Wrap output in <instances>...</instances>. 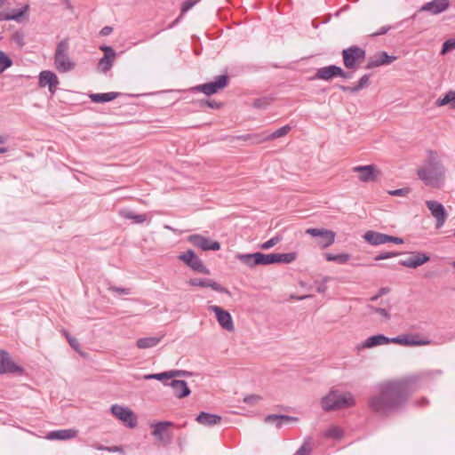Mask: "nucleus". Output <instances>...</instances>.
I'll list each match as a JSON object with an SVG mask.
<instances>
[{"mask_svg": "<svg viewBox=\"0 0 455 455\" xmlns=\"http://www.w3.org/2000/svg\"><path fill=\"white\" fill-rule=\"evenodd\" d=\"M13 64L10 56L3 51H0V74L11 68Z\"/></svg>", "mask_w": 455, "mask_h": 455, "instance_id": "obj_39", "label": "nucleus"}, {"mask_svg": "<svg viewBox=\"0 0 455 455\" xmlns=\"http://www.w3.org/2000/svg\"><path fill=\"white\" fill-rule=\"evenodd\" d=\"M337 76L344 79H350L352 77V73L344 71L339 66L330 65L317 68L314 79L329 81Z\"/></svg>", "mask_w": 455, "mask_h": 455, "instance_id": "obj_9", "label": "nucleus"}, {"mask_svg": "<svg viewBox=\"0 0 455 455\" xmlns=\"http://www.w3.org/2000/svg\"><path fill=\"white\" fill-rule=\"evenodd\" d=\"M450 6L449 0H432L424 4L408 20H416L419 12H425L431 15H438L446 11Z\"/></svg>", "mask_w": 455, "mask_h": 455, "instance_id": "obj_10", "label": "nucleus"}, {"mask_svg": "<svg viewBox=\"0 0 455 455\" xmlns=\"http://www.w3.org/2000/svg\"><path fill=\"white\" fill-rule=\"evenodd\" d=\"M408 193H409V188H398V189H395V190L389 191L390 195L396 196H405Z\"/></svg>", "mask_w": 455, "mask_h": 455, "instance_id": "obj_59", "label": "nucleus"}, {"mask_svg": "<svg viewBox=\"0 0 455 455\" xmlns=\"http://www.w3.org/2000/svg\"><path fill=\"white\" fill-rule=\"evenodd\" d=\"M387 243H396V244H403V240L402 238H400V237L387 235Z\"/></svg>", "mask_w": 455, "mask_h": 455, "instance_id": "obj_63", "label": "nucleus"}, {"mask_svg": "<svg viewBox=\"0 0 455 455\" xmlns=\"http://www.w3.org/2000/svg\"><path fill=\"white\" fill-rule=\"evenodd\" d=\"M235 258L249 267H254L258 265L275 264V253L265 254L262 252L254 253H238Z\"/></svg>", "mask_w": 455, "mask_h": 455, "instance_id": "obj_5", "label": "nucleus"}, {"mask_svg": "<svg viewBox=\"0 0 455 455\" xmlns=\"http://www.w3.org/2000/svg\"><path fill=\"white\" fill-rule=\"evenodd\" d=\"M161 339L162 338L157 337L140 338L137 340V347L141 349L154 347L161 341Z\"/></svg>", "mask_w": 455, "mask_h": 455, "instance_id": "obj_32", "label": "nucleus"}, {"mask_svg": "<svg viewBox=\"0 0 455 455\" xmlns=\"http://www.w3.org/2000/svg\"><path fill=\"white\" fill-rule=\"evenodd\" d=\"M343 435V432L342 430L338 427H330L326 432H325V436L327 437H331V438H334V439H339L341 438Z\"/></svg>", "mask_w": 455, "mask_h": 455, "instance_id": "obj_42", "label": "nucleus"}, {"mask_svg": "<svg viewBox=\"0 0 455 455\" xmlns=\"http://www.w3.org/2000/svg\"><path fill=\"white\" fill-rule=\"evenodd\" d=\"M69 42L68 38L58 43L54 53V66L60 73H67L73 70L76 63L70 59Z\"/></svg>", "mask_w": 455, "mask_h": 455, "instance_id": "obj_4", "label": "nucleus"}, {"mask_svg": "<svg viewBox=\"0 0 455 455\" xmlns=\"http://www.w3.org/2000/svg\"><path fill=\"white\" fill-rule=\"evenodd\" d=\"M400 254H401L400 252H395V251L382 252L375 257V260L387 259H390L393 257H396Z\"/></svg>", "mask_w": 455, "mask_h": 455, "instance_id": "obj_51", "label": "nucleus"}, {"mask_svg": "<svg viewBox=\"0 0 455 455\" xmlns=\"http://www.w3.org/2000/svg\"><path fill=\"white\" fill-rule=\"evenodd\" d=\"M441 374H443L441 370H428L408 379L380 382L375 387L376 392L369 397L368 407L372 412L381 417L393 414L405 406L409 396L416 389L412 387L413 384Z\"/></svg>", "mask_w": 455, "mask_h": 455, "instance_id": "obj_1", "label": "nucleus"}, {"mask_svg": "<svg viewBox=\"0 0 455 455\" xmlns=\"http://www.w3.org/2000/svg\"><path fill=\"white\" fill-rule=\"evenodd\" d=\"M367 308L371 312L379 314L383 318L388 320L390 318V315L386 308L378 307L372 305H368Z\"/></svg>", "mask_w": 455, "mask_h": 455, "instance_id": "obj_45", "label": "nucleus"}, {"mask_svg": "<svg viewBox=\"0 0 455 455\" xmlns=\"http://www.w3.org/2000/svg\"><path fill=\"white\" fill-rule=\"evenodd\" d=\"M170 375H172V379H174L173 378L175 377L191 376L192 373L182 370H172L170 371Z\"/></svg>", "mask_w": 455, "mask_h": 455, "instance_id": "obj_53", "label": "nucleus"}, {"mask_svg": "<svg viewBox=\"0 0 455 455\" xmlns=\"http://www.w3.org/2000/svg\"><path fill=\"white\" fill-rule=\"evenodd\" d=\"M120 95V92H110L103 93H92L89 95V98L94 103H106L116 99Z\"/></svg>", "mask_w": 455, "mask_h": 455, "instance_id": "obj_31", "label": "nucleus"}, {"mask_svg": "<svg viewBox=\"0 0 455 455\" xmlns=\"http://www.w3.org/2000/svg\"><path fill=\"white\" fill-rule=\"evenodd\" d=\"M178 259L194 272L204 275H210L211 273L210 269L203 263L202 259L191 249L180 254Z\"/></svg>", "mask_w": 455, "mask_h": 455, "instance_id": "obj_7", "label": "nucleus"}, {"mask_svg": "<svg viewBox=\"0 0 455 455\" xmlns=\"http://www.w3.org/2000/svg\"><path fill=\"white\" fill-rule=\"evenodd\" d=\"M291 130V126L289 124L283 125L272 133H269L267 135L266 139H269V140H273L277 138H281L283 136H285Z\"/></svg>", "mask_w": 455, "mask_h": 455, "instance_id": "obj_37", "label": "nucleus"}, {"mask_svg": "<svg viewBox=\"0 0 455 455\" xmlns=\"http://www.w3.org/2000/svg\"><path fill=\"white\" fill-rule=\"evenodd\" d=\"M426 205L430 211L432 216L436 220V228H442L445 223L448 216L447 211L445 210L444 206L441 203L434 200L427 201Z\"/></svg>", "mask_w": 455, "mask_h": 455, "instance_id": "obj_14", "label": "nucleus"}, {"mask_svg": "<svg viewBox=\"0 0 455 455\" xmlns=\"http://www.w3.org/2000/svg\"><path fill=\"white\" fill-rule=\"evenodd\" d=\"M164 386L171 387L173 392V395L178 398H184L190 395L191 391L188 386L187 381L172 379L169 382H164Z\"/></svg>", "mask_w": 455, "mask_h": 455, "instance_id": "obj_21", "label": "nucleus"}, {"mask_svg": "<svg viewBox=\"0 0 455 455\" xmlns=\"http://www.w3.org/2000/svg\"><path fill=\"white\" fill-rule=\"evenodd\" d=\"M115 57H108V55H104L98 63V69L103 73L108 72L111 69L113 66Z\"/></svg>", "mask_w": 455, "mask_h": 455, "instance_id": "obj_35", "label": "nucleus"}, {"mask_svg": "<svg viewBox=\"0 0 455 455\" xmlns=\"http://www.w3.org/2000/svg\"><path fill=\"white\" fill-rule=\"evenodd\" d=\"M111 412L127 427L133 428L137 426V418L128 408L115 404L111 407Z\"/></svg>", "mask_w": 455, "mask_h": 455, "instance_id": "obj_15", "label": "nucleus"}, {"mask_svg": "<svg viewBox=\"0 0 455 455\" xmlns=\"http://www.w3.org/2000/svg\"><path fill=\"white\" fill-rule=\"evenodd\" d=\"M121 215L126 220H132L136 224L143 223L147 220L146 214H137L131 211L123 212Z\"/></svg>", "mask_w": 455, "mask_h": 455, "instance_id": "obj_36", "label": "nucleus"}, {"mask_svg": "<svg viewBox=\"0 0 455 455\" xmlns=\"http://www.w3.org/2000/svg\"><path fill=\"white\" fill-rule=\"evenodd\" d=\"M64 335L66 336L70 347L74 348L76 351H78L80 348V343L78 342V340L76 338L69 335L67 331L64 332Z\"/></svg>", "mask_w": 455, "mask_h": 455, "instance_id": "obj_49", "label": "nucleus"}, {"mask_svg": "<svg viewBox=\"0 0 455 455\" xmlns=\"http://www.w3.org/2000/svg\"><path fill=\"white\" fill-rule=\"evenodd\" d=\"M199 107L200 108H213V109H219L220 108V107L222 106L221 103L220 102H217L215 100H207V99H204V100H201L199 102Z\"/></svg>", "mask_w": 455, "mask_h": 455, "instance_id": "obj_41", "label": "nucleus"}, {"mask_svg": "<svg viewBox=\"0 0 455 455\" xmlns=\"http://www.w3.org/2000/svg\"><path fill=\"white\" fill-rule=\"evenodd\" d=\"M419 178L426 186L440 188L443 184L445 169L441 161L436 157L435 152L427 151V160L425 167L417 171Z\"/></svg>", "mask_w": 455, "mask_h": 455, "instance_id": "obj_2", "label": "nucleus"}, {"mask_svg": "<svg viewBox=\"0 0 455 455\" xmlns=\"http://www.w3.org/2000/svg\"><path fill=\"white\" fill-rule=\"evenodd\" d=\"M363 239L369 244L377 246L387 243V235L370 230L363 235Z\"/></svg>", "mask_w": 455, "mask_h": 455, "instance_id": "obj_28", "label": "nucleus"}, {"mask_svg": "<svg viewBox=\"0 0 455 455\" xmlns=\"http://www.w3.org/2000/svg\"><path fill=\"white\" fill-rule=\"evenodd\" d=\"M77 431L75 429H60L51 431L47 438L50 440H68L76 436Z\"/></svg>", "mask_w": 455, "mask_h": 455, "instance_id": "obj_30", "label": "nucleus"}, {"mask_svg": "<svg viewBox=\"0 0 455 455\" xmlns=\"http://www.w3.org/2000/svg\"><path fill=\"white\" fill-rule=\"evenodd\" d=\"M395 60H396L395 56L388 55L386 52H379L376 53L373 57L369 59L365 66V68L371 69L382 65H388L392 63Z\"/></svg>", "mask_w": 455, "mask_h": 455, "instance_id": "obj_22", "label": "nucleus"}, {"mask_svg": "<svg viewBox=\"0 0 455 455\" xmlns=\"http://www.w3.org/2000/svg\"><path fill=\"white\" fill-rule=\"evenodd\" d=\"M196 420L203 426L212 427L220 423L221 417L218 414L202 411L196 416Z\"/></svg>", "mask_w": 455, "mask_h": 455, "instance_id": "obj_27", "label": "nucleus"}, {"mask_svg": "<svg viewBox=\"0 0 455 455\" xmlns=\"http://www.w3.org/2000/svg\"><path fill=\"white\" fill-rule=\"evenodd\" d=\"M447 104H450V94H449V92L447 93H445L443 98H439L435 101V105L438 106V107L445 106Z\"/></svg>", "mask_w": 455, "mask_h": 455, "instance_id": "obj_56", "label": "nucleus"}, {"mask_svg": "<svg viewBox=\"0 0 455 455\" xmlns=\"http://www.w3.org/2000/svg\"><path fill=\"white\" fill-rule=\"evenodd\" d=\"M455 49V38L446 40L442 46L441 54H445Z\"/></svg>", "mask_w": 455, "mask_h": 455, "instance_id": "obj_44", "label": "nucleus"}, {"mask_svg": "<svg viewBox=\"0 0 455 455\" xmlns=\"http://www.w3.org/2000/svg\"><path fill=\"white\" fill-rule=\"evenodd\" d=\"M12 39L13 40V42L19 46V47H23L24 44H25V42H24V34L23 32L21 31H16L12 36Z\"/></svg>", "mask_w": 455, "mask_h": 455, "instance_id": "obj_46", "label": "nucleus"}, {"mask_svg": "<svg viewBox=\"0 0 455 455\" xmlns=\"http://www.w3.org/2000/svg\"><path fill=\"white\" fill-rule=\"evenodd\" d=\"M330 277L324 276L321 282L315 281L316 291L318 293H324L327 291V285Z\"/></svg>", "mask_w": 455, "mask_h": 455, "instance_id": "obj_48", "label": "nucleus"}, {"mask_svg": "<svg viewBox=\"0 0 455 455\" xmlns=\"http://www.w3.org/2000/svg\"><path fill=\"white\" fill-rule=\"evenodd\" d=\"M267 135V134H266L265 132L259 133V134L255 133V134H252V138H251V140H252L253 144H260V143L269 140V139H266Z\"/></svg>", "mask_w": 455, "mask_h": 455, "instance_id": "obj_50", "label": "nucleus"}, {"mask_svg": "<svg viewBox=\"0 0 455 455\" xmlns=\"http://www.w3.org/2000/svg\"><path fill=\"white\" fill-rule=\"evenodd\" d=\"M29 5L25 4L21 9L14 10L12 13H11V20H15L17 22H20L22 20V17L28 11Z\"/></svg>", "mask_w": 455, "mask_h": 455, "instance_id": "obj_40", "label": "nucleus"}, {"mask_svg": "<svg viewBox=\"0 0 455 455\" xmlns=\"http://www.w3.org/2000/svg\"><path fill=\"white\" fill-rule=\"evenodd\" d=\"M281 240H282V237H280L279 235H275V236L270 238L269 240H267V242L263 243L262 244H260L259 248L262 250H268V249L274 247Z\"/></svg>", "mask_w": 455, "mask_h": 455, "instance_id": "obj_43", "label": "nucleus"}, {"mask_svg": "<svg viewBox=\"0 0 455 455\" xmlns=\"http://www.w3.org/2000/svg\"><path fill=\"white\" fill-rule=\"evenodd\" d=\"M60 84V80L57 75L52 70H43L38 76V86L40 88L48 87L52 95H53Z\"/></svg>", "mask_w": 455, "mask_h": 455, "instance_id": "obj_13", "label": "nucleus"}, {"mask_svg": "<svg viewBox=\"0 0 455 455\" xmlns=\"http://www.w3.org/2000/svg\"><path fill=\"white\" fill-rule=\"evenodd\" d=\"M144 379H156V380L162 381L164 384V382H169L171 380L172 375H170V371H164V372H160V373L148 374V375L144 376Z\"/></svg>", "mask_w": 455, "mask_h": 455, "instance_id": "obj_38", "label": "nucleus"}, {"mask_svg": "<svg viewBox=\"0 0 455 455\" xmlns=\"http://www.w3.org/2000/svg\"><path fill=\"white\" fill-rule=\"evenodd\" d=\"M110 291H114V292H117V293H120V294H130L131 293V291L130 289L128 288H121V287H116V286H110L108 288Z\"/></svg>", "mask_w": 455, "mask_h": 455, "instance_id": "obj_60", "label": "nucleus"}, {"mask_svg": "<svg viewBox=\"0 0 455 455\" xmlns=\"http://www.w3.org/2000/svg\"><path fill=\"white\" fill-rule=\"evenodd\" d=\"M369 84H370V75L365 74L359 79L357 84L354 86H347V85L339 84V85H338V87L344 92L355 93V92L363 90V88L367 87L369 85Z\"/></svg>", "mask_w": 455, "mask_h": 455, "instance_id": "obj_29", "label": "nucleus"}, {"mask_svg": "<svg viewBox=\"0 0 455 455\" xmlns=\"http://www.w3.org/2000/svg\"><path fill=\"white\" fill-rule=\"evenodd\" d=\"M324 257L328 261H334L339 264H345L350 259L351 255L348 253L332 254L330 252H326L324 254Z\"/></svg>", "mask_w": 455, "mask_h": 455, "instance_id": "obj_34", "label": "nucleus"}, {"mask_svg": "<svg viewBox=\"0 0 455 455\" xmlns=\"http://www.w3.org/2000/svg\"><path fill=\"white\" fill-rule=\"evenodd\" d=\"M260 396L259 395H246L244 398H243V402L249 405H254L256 404L259 400H260Z\"/></svg>", "mask_w": 455, "mask_h": 455, "instance_id": "obj_52", "label": "nucleus"}, {"mask_svg": "<svg viewBox=\"0 0 455 455\" xmlns=\"http://www.w3.org/2000/svg\"><path fill=\"white\" fill-rule=\"evenodd\" d=\"M353 172L359 173L358 178L363 182L374 181L378 176L376 168L372 164L355 166Z\"/></svg>", "mask_w": 455, "mask_h": 455, "instance_id": "obj_24", "label": "nucleus"}, {"mask_svg": "<svg viewBox=\"0 0 455 455\" xmlns=\"http://www.w3.org/2000/svg\"><path fill=\"white\" fill-rule=\"evenodd\" d=\"M188 283L192 286H199L204 288L209 287L212 288L213 291L220 293H229L227 288L223 287L217 282L209 278H191L189 279Z\"/></svg>", "mask_w": 455, "mask_h": 455, "instance_id": "obj_20", "label": "nucleus"}, {"mask_svg": "<svg viewBox=\"0 0 455 455\" xmlns=\"http://www.w3.org/2000/svg\"><path fill=\"white\" fill-rule=\"evenodd\" d=\"M450 104L452 109H455V91H449Z\"/></svg>", "mask_w": 455, "mask_h": 455, "instance_id": "obj_64", "label": "nucleus"}, {"mask_svg": "<svg viewBox=\"0 0 455 455\" xmlns=\"http://www.w3.org/2000/svg\"><path fill=\"white\" fill-rule=\"evenodd\" d=\"M266 423H275L277 428H281L284 424L298 421V418L284 414H269L265 417Z\"/></svg>", "mask_w": 455, "mask_h": 455, "instance_id": "obj_26", "label": "nucleus"}, {"mask_svg": "<svg viewBox=\"0 0 455 455\" xmlns=\"http://www.w3.org/2000/svg\"><path fill=\"white\" fill-rule=\"evenodd\" d=\"M389 343H392L391 338L383 334H377L367 338L360 346H358V348H369Z\"/></svg>", "mask_w": 455, "mask_h": 455, "instance_id": "obj_25", "label": "nucleus"}, {"mask_svg": "<svg viewBox=\"0 0 455 455\" xmlns=\"http://www.w3.org/2000/svg\"><path fill=\"white\" fill-rule=\"evenodd\" d=\"M268 102L266 99H257L253 101V107L256 108H266Z\"/></svg>", "mask_w": 455, "mask_h": 455, "instance_id": "obj_55", "label": "nucleus"}, {"mask_svg": "<svg viewBox=\"0 0 455 455\" xmlns=\"http://www.w3.org/2000/svg\"><path fill=\"white\" fill-rule=\"evenodd\" d=\"M355 404L354 395L350 392L331 390L321 400L323 411H331L353 407Z\"/></svg>", "mask_w": 455, "mask_h": 455, "instance_id": "obj_3", "label": "nucleus"}, {"mask_svg": "<svg viewBox=\"0 0 455 455\" xmlns=\"http://www.w3.org/2000/svg\"><path fill=\"white\" fill-rule=\"evenodd\" d=\"M447 104H450V94H449V92L447 93H445L443 98H439L435 101V105L438 106V107L445 106Z\"/></svg>", "mask_w": 455, "mask_h": 455, "instance_id": "obj_57", "label": "nucleus"}, {"mask_svg": "<svg viewBox=\"0 0 455 455\" xmlns=\"http://www.w3.org/2000/svg\"><path fill=\"white\" fill-rule=\"evenodd\" d=\"M390 26H383L378 31L371 34V36H379L387 34L390 30Z\"/></svg>", "mask_w": 455, "mask_h": 455, "instance_id": "obj_62", "label": "nucleus"}, {"mask_svg": "<svg viewBox=\"0 0 455 455\" xmlns=\"http://www.w3.org/2000/svg\"><path fill=\"white\" fill-rule=\"evenodd\" d=\"M306 234L316 237L318 245L323 249L331 246L336 236L333 231L325 228H307Z\"/></svg>", "mask_w": 455, "mask_h": 455, "instance_id": "obj_12", "label": "nucleus"}, {"mask_svg": "<svg viewBox=\"0 0 455 455\" xmlns=\"http://www.w3.org/2000/svg\"><path fill=\"white\" fill-rule=\"evenodd\" d=\"M387 292H389V288L382 287L379 290L378 293L376 295L372 296L370 299H371V301H376L379 298L387 294Z\"/></svg>", "mask_w": 455, "mask_h": 455, "instance_id": "obj_58", "label": "nucleus"}, {"mask_svg": "<svg viewBox=\"0 0 455 455\" xmlns=\"http://www.w3.org/2000/svg\"><path fill=\"white\" fill-rule=\"evenodd\" d=\"M365 56V50L357 45H352L342 51L343 64L348 69L355 68L364 60Z\"/></svg>", "mask_w": 455, "mask_h": 455, "instance_id": "obj_6", "label": "nucleus"}, {"mask_svg": "<svg viewBox=\"0 0 455 455\" xmlns=\"http://www.w3.org/2000/svg\"><path fill=\"white\" fill-rule=\"evenodd\" d=\"M430 260V257L421 251H414L411 253L408 259H401L399 265L406 267L416 268Z\"/></svg>", "mask_w": 455, "mask_h": 455, "instance_id": "obj_19", "label": "nucleus"}, {"mask_svg": "<svg viewBox=\"0 0 455 455\" xmlns=\"http://www.w3.org/2000/svg\"><path fill=\"white\" fill-rule=\"evenodd\" d=\"M392 343L403 346H424L430 344L428 339H420L418 335H398L391 338Z\"/></svg>", "mask_w": 455, "mask_h": 455, "instance_id": "obj_23", "label": "nucleus"}, {"mask_svg": "<svg viewBox=\"0 0 455 455\" xmlns=\"http://www.w3.org/2000/svg\"><path fill=\"white\" fill-rule=\"evenodd\" d=\"M297 258L296 252H288V253H275V260L274 263H285L289 264L293 262Z\"/></svg>", "mask_w": 455, "mask_h": 455, "instance_id": "obj_33", "label": "nucleus"}, {"mask_svg": "<svg viewBox=\"0 0 455 455\" xmlns=\"http://www.w3.org/2000/svg\"><path fill=\"white\" fill-rule=\"evenodd\" d=\"M228 84V75H220L218 76L214 81L199 84L191 89L193 92H200L205 94L206 96H211L215 94L220 90L227 87Z\"/></svg>", "mask_w": 455, "mask_h": 455, "instance_id": "obj_8", "label": "nucleus"}, {"mask_svg": "<svg viewBox=\"0 0 455 455\" xmlns=\"http://www.w3.org/2000/svg\"><path fill=\"white\" fill-rule=\"evenodd\" d=\"M188 241L194 246L201 249L202 251H219L221 247L220 243L216 240H212L200 234H194L188 237Z\"/></svg>", "mask_w": 455, "mask_h": 455, "instance_id": "obj_11", "label": "nucleus"}, {"mask_svg": "<svg viewBox=\"0 0 455 455\" xmlns=\"http://www.w3.org/2000/svg\"><path fill=\"white\" fill-rule=\"evenodd\" d=\"M210 310L215 314L218 323L223 329L228 331L234 330L233 319L228 311L216 305L211 306Z\"/></svg>", "mask_w": 455, "mask_h": 455, "instance_id": "obj_17", "label": "nucleus"}, {"mask_svg": "<svg viewBox=\"0 0 455 455\" xmlns=\"http://www.w3.org/2000/svg\"><path fill=\"white\" fill-rule=\"evenodd\" d=\"M100 49L105 52L104 55H108V57H116V52L111 46L102 45L100 47Z\"/></svg>", "mask_w": 455, "mask_h": 455, "instance_id": "obj_61", "label": "nucleus"}, {"mask_svg": "<svg viewBox=\"0 0 455 455\" xmlns=\"http://www.w3.org/2000/svg\"><path fill=\"white\" fill-rule=\"evenodd\" d=\"M311 448L306 443L302 444L295 452V455H309Z\"/></svg>", "mask_w": 455, "mask_h": 455, "instance_id": "obj_54", "label": "nucleus"}, {"mask_svg": "<svg viewBox=\"0 0 455 455\" xmlns=\"http://www.w3.org/2000/svg\"><path fill=\"white\" fill-rule=\"evenodd\" d=\"M174 424L172 421H159L151 424L153 428L152 435L158 441L164 443H169L172 440V434L167 431L169 427H172Z\"/></svg>", "mask_w": 455, "mask_h": 455, "instance_id": "obj_16", "label": "nucleus"}, {"mask_svg": "<svg viewBox=\"0 0 455 455\" xmlns=\"http://www.w3.org/2000/svg\"><path fill=\"white\" fill-rule=\"evenodd\" d=\"M23 368L17 365L5 350H0V374L22 373Z\"/></svg>", "mask_w": 455, "mask_h": 455, "instance_id": "obj_18", "label": "nucleus"}, {"mask_svg": "<svg viewBox=\"0 0 455 455\" xmlns=\"http://www.w3.org/2000/svg\"><path fill=\"white\" fill-rule=\"evenodd\" d=\"M201 0H186L183 2L181 5V14L186 13L188 12L191 8H193L197 3H199Z\"/></svg>", "mask_w": 455, "mask_h": 455, "instance_id": "obj_47", "label": "nucleus"}]
</instances>
